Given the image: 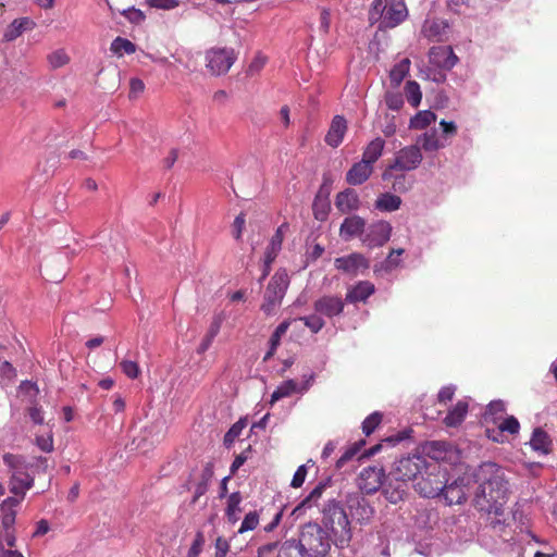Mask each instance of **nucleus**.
<instances>
[{
  "instance_id": "nucleus-1",
  "label": "nucleus",
  "mask_w": 557,
  "mask_h": 557,
  "mask_svg": "<svg viewBox=\"0 0 557 557\" xmlns=\"http://www.w3.org/2000/svg\"><path fill=\"white\" fill-rule=\"evenodd\" d=\"M479 483L474 503L479 510L495 515L502 513L506 500L508 483L503 469L494 462H484L475 470L466 469L455 480L444 483L442 494L448 505L466 500L472 483Z\"/></svg>"
},
{
  "instance_id": "nucleus-2",
  "label": "nucleus",
  "mask_w": 557,
  "mask_h": 557,
  "mask_svg": "<svg viewBox=\"0 0 557 557\" xmlns=\"http://www.w3.org/2000/svg\"><path fill=\"white\" fill-rule=\"evenodd\" d=\"M295 542L298 557H327L335 541L318 522H307L299 528Z\"/></svg>"
},
{
  "instance_id": "nucleus-3",
  "label": "nucleus",
  "mask_w": 557,
  "mask_h": 557,
  "mask_svg": "<svg viewBox=\"0 0 557 557\" xmlns=\"http://www.w3.org/2000/svg\"><path fill=\"white\" fill-rule=\"evenodd\" d=\"M333 537L335 545L344 547L351 540L350 521L345 509L334 499L329 500L322 510V524Z\"/></svg>"
},
{
  "instance_id": "nucleus-4",
  "label": "nucleus",
  "mask_w": 557,
  "mask_h": 557,
  "mask_svg": "<svg viewBox=\"0 0 557 557\" xmlns=\"http://www.w3.org/2000/svg\"><path fill=\"white\" fill-rule=\"evenodd\" d=\"M408 16L404 0H373L369 13L371 24L379 23L380 29L394 28Z\"/></svg>"
},
{
  "instance_id": "nucleus-5",
  "label": "nucleus",
  "mask_w": 557,
  "mask_h": 557,
  "mask_svg": "<svg viewBox=\"0 0 557 557\" xmlns=\"http://www.w3.org/2000/svg\"><path fill=\"white\" fill-rule=\"evenodd\" d=\"M3 462L12 470L9 490L14 495L13 497H18L22 502L26 492L33 487L34 480L26 472V466L21 456L4 454Z\"/></svg>"
},
{
  "instance_id": "nucleus-6",
  "label": "nucleus",
  "mask_w": 557,
  "mask_h": 557,
  "mask_svg": "<svg viewBox=\"0 0 557 557\" xmlns=\"http://www.w3.org/2000/svg\"><path fill=\"white\" fill-rule=\"evenodd\" d=\"M289 285V277L285 270H278L270 280L265 294L264 301L261 310L270 315L273 314L282 304L287 287Z\"/></svg>"
},
{
  "instance_id": "nucleus-7",
  "label": "nucleus",
  "mask_w": 557,
  "mask_h": 557,
  "mask_svg": "<svg viewBox=\"0 0 557 557\" xmlns=\"http://www.w3.org/2000/svg\"><path fill=\"white\" fill-rule=\"evenodd\" d=\"M423 156L418 145L404 147L397 151L394 161L384 170L382 180H391L393 171L408 172L416 170L421 164Z\"/></svg>"
},
{
  "instance_id": "nucleus-8",
  "label": "nucleus",
  "mask_w": 557,
  "mask_h": 557,
  "mask_svg": "<svg viewBox=\"0 0 557 557\" xmlns=\"http://www.w3.org/2000/svg\"><path fill=\"white\" fill-rule=\"evenodd\" d=\"M430 468L436 469L437 463L428 465L425 457L420 454H412L399 458L395 462L394 475L403 482L417 480Z\"/></svg>"
},
{
  "instance_id": "nucleus-9",
  "label": "nucleus",
  "mask_w": 557,
  "mask_h": 557,
  "mask_svg": "<svg viewBox=\"0 0 557 557\" xmlns=\"http://www.w3.org/2000/svg\"><path fill=\"white\" fill-rule=\"evenodd\" d=\"M442 132L437 128H431L423 133L419 138L418 143L425 151H436L445 148L448 145V138L457 134V125L454 122H447L442 120L440 122Z\"/></svg>"
},
{
  "instance_id": "nucleus-10",
  "label": "nucleus",
  "mask_w": 557,
  "mask_h": 557,
  "mask_svg": "<svg viewBox=\"0 0 557 557\" xmlns=\"http://www.w3.org/2000/svg\"><path fill=\"white\" fill-rule=\"evenodd\" d=\"M207 69L212 75L226 74L236 61V54L232 48H212L206 53Z\"/></svg>"
},
{
  "instance_id": "nucleus-11",
  "label": "nucleus",
  "mask_w": 557,
  "mask_h": 557,
  "mask_svg": "<svg viewBox=\"0 0 557 557\" xmlns=\"http://www.w3.org/2000/svg\"><path fill=\"white\" fill-rule=\"evenodd\" d=\"M438 468V466L436 469L430 468L424 471L426 476L422 474L421 479L417 481L414 488L420 495L432 498L442 494V490L444 488V475H441Z\"/></svg>"
},
{
  "instance_id": "nucleus-12",
  "label": "nucleus",
  "mask_w": 557,
  "mask_h": 557,
  "mask_svg": "<svg viewBox=\"0 0 557 557\" xmlns=\"http://www.w3.org/2000/svg\"><path fill=\"white\" fill-rule=\"evenodd\" d=\"M392 225L386 221L371 224L364 232L362 243L369 248L383 246L391 238Z\"/></svg>"
},
{
  "instance_id": "nucleus-13",
  "label": "nucleus",
  "mask_w": 557,
  "mask_h": 557,
  "mask_svg": "<svg viewBox=\"0 0 557 557\" xmlns=\"http://www.w3.org/2000/svg\"><path fill=\"white\" fill-rule=\"evenodd\" d=\"M385 472L381 467H367L361 470L358 486L366 494H373L383 486Z\"/></svg>"
},
{
  "instance_id": "nucleus-14",
  "label": "nucleus",
  "mask_w": 557,
  "mask_h": 557,
  "mask_svg": "<svg viewBox=\"0 0 557 557\" xmlns=\"http://www.w3.org/2000/svg\"><path fill=\"white\" fill-rule=\"evenodd\" d=\"M429 61L438 70L449 71L457 64L458 57L449 46H435L429 51Z\"/></svg>"
},
{
  "instance_id": "nucleus-15",
  "label": "nucleus",
  "mask_w": 557,
  "mask_h": 557,
  "mask_svg": "<svg viewBox=\"0 0 557 557\" xmlns=\"http://www.w3.org/2000/svg\"><path fill=\"white\" fill-rule=\"evenodd\" d=\"M334 265L344 273L356 276L357 274L369 269V260L361 253L354 252L348 256L336 258Z\"/></svg>"
},
{
  "instance_id": "nucleus-16",
  "label": "nucleus",
  "mask_w": 557,
  "mask_h": 557,
  "mask_svg": "<svg viewBox=\"0 0 557 557\" xmlns=\"http://www.w3.org/2000/svg\"><path fill=\"white\" fill-rule=\"evenodd\" d=\"M314 311L326 318L339 315L344 311L345 302L336 296H323L314 301Z\"/></svg>"
},
{
  "instance_id": "nucleus-17",
  "label": "nucleus",
  "mask_w": 557,
  "mask_h": 557,
  "mask_svg": "<svg viewBox=\"0 0 557 557\" xmlns=\"http://www.w3.org/2000/svg\"><path fill=\"white\" fill-rule=\"evenodd\" d=\"M449 25L445 20L426 18L421 34L431 41H443L447 38Z\"/></svg>"
},
{
  "instance_id": "nucleus-18",
  "label": "nucleus",
  "mask_w": 557,
  "mask_h": 557,
  "mask_svg": "<svg viewBox=\"0 0 557 557\" xmlns=\"http://www.w3.org/2000/svg\"><path fill=\"white\" fill-rule=\"evenodd\" d=\"M347 506L351 517L359 522L370 520L373 515V509L369 502L359 495L349 496Z\"/></svg>"
},
{
  "instance_id": "nucleus-19",
  "label": "nucleus",
  "mask_w": 557,
  "mask_h": 557,
  "mask_svg": "<svg viewBox=\"0 0 557 557\" xmlns=\"http://www.w3.org/2000/svg\"><path fill=\"white\" fill-rule=\"evenodd\" d=\"M258 557H298L295 542L286 541L282 545L276 543L267 544L259 548Z\"/></svg>"
},
{
  "instance_id": "nucleus-20",
  "label": "nucleus",
  "mask_w": 557,
  "mask_h": 557,
  "mask_svg": "<svg viewBox=\"0 0 557 557\" xmlns=\"http://www.w3.org/2000/svg\"><path fill=\"white\" fill-rule=\"evenodd\" d=\"M18 497H7L0 503V519L2 528L14 527L17 508L21 505Z\"/></svg>"
},
{
  "instance_id": "nucleus-21",
  "label": "nucleus",
  "mask_w": 557,
  "mask_h": 557,
  "mask_svg": "<svg viewBox=\"0 0 557 557\" xmlns=\"http://www.w3.org/2000/svg\"><path fill=\"white\" fill-rule=\"evenodd\" d=\"M35 27L36 23L29 17L15 18L5 28L3 39L5 41H13L23 33L33 30Z\"/></svg>"
},
{
  "instance_id": "nucleus-22",
  "label": "nucleus",
  "mask_w": 557,
  "mask_h": 557,
  "mask_svg": "<svg viewBox=\"0 0 557 557\" xmlns=\"http://www.w3.org/2000/svg\"><path fill=\"white\" fill-rule=\"evenodd\" d=\"M374 292L375 287L371 282L360 281L348 288L345 300L350 304L364 302Z\"/></svg>"
},
{
  "instance_id": "nucleus-23",
  "label": "nucleus",
  "mask_w": 557,
  "mask_h": 557,
  "mask_svg": "<svg viewBox=\"0 0 557 557\" xmlns=\"http://www.w3.org/2000/svg\"><path fill=\"white\" fill-rule=\"evenodd\" d=\"M372 172L373 166L361 159L349 169L346 181L350 185H361L371 176Z\"/></svg>"
},
{
  "instance_id": "nucleus-24",
  "label": "nucleus",
  "mask_w": 557,
  "mask_h": 557,
  "mask_svg": "<svg viewBox=\"0 0 557 557\" xmlns=\"http://www.w3.org/2000/svg\"><path fill=\"white\" fill-rule=\"evenodd\" d=\"M366 221L359 215H351L346 218L341 225V236L345 240H349L352 237L362 235L364 232Z\"/></svg>"
},
{
  "instance_id": "nucleus-25",
  "label": "nucleus",
  "mask_w": 557,
  "mask_h": 557,
  "mask_svg": "<svg viewBox=\"0 0 557 557\" xmlns=\"http://www.w3.org/2000/svg\"><path fill=\"white\" fill-rule=\"evenodd\" d=\"M346 129V120L343 116L336 115L333 119L329 132L325 136V143L331 147H338L343 141Z\"/></svg>"
},
{
  "instance_id": "nucleus-26",
  "label": "nucleus",
  "mask_w": 557,
  "mask_h": 557,
  "mask_svg": "<svg viewBox=\"0 0 557 557\" xmlns=\"http://www.w3.org/2000/svg\"><path fill=\"white\" fill-rule=\"evenodd\" d=\"M287 228H288V225L286 223H284L277 227L276 232L272 236V238L267 247V250L264 252L265 263L268 264V267L273 263V261L277 257L278 252L281 251L283 239H284V234L287 231Z\"/></svg>"
},
{
  "instance_id": "nucleus-27",
  "label": "nucleus",
  "mask_w": 557,
  "mask_h": 557,
  "mask_svg": "<svg viewBox=\"0 0 557 557\" xmlns=\"http://www.w3.org/2000/svg\"><path fill=\"white\" fill-rule=\"evenodd\" d=\"M360 201L354 189L347 188L337 194L335 206L342 213H349L359 208Z\"/></svg>"
},
{
  "instance_id": "nucleus-28",
  "label": "nucleus",
  "mask_w": 557,
  "mask_h": 557,
  "mask_svg": "<svg viewBox=\"0 0 557 557\" xmlns=\"http://www.w3.org/2000/svg\"><path fill=\"white\" fill-rule=\"evenodd\" d=\"M468 403L466 400H459L455 406H453L443 422L448 428H456L460 425L467 413H468Z\"/></svg>"
},
{
  "instance_id": "nucleus-29",
  "label": "nucleus",
  "mask_w": 557,
  "mask_h": 557,
  "mask_svg": "<svg viewBox=\"0 0 557 557\" xmlns=\"http://www.w3.org/2000/svg\"><path fill=\"white\" fill-rule=\"evenodd\" d=\"M325 488V484L324 483H319L310 493L307 497H305L294 509H293V512L292 515L295 516V517H300L301 515H304V512L315 506L318 500L321 498L322 494H323V491Z\"/></svg>"
},
{
  "instance_id": "nucleus-30",
  "label": "nucleus",
  "mask_w": 557,
  "mask_h": 557,
  "mask_svg": "<svg viewBox=\"0 0 557 557\" xmlns=\"http://www.w3.org/2000/svg\"><path fill=\"white\" fill-rule=\"evenodd\" d=\"M310 382L308 381L304 386L298 387L297 383L294 380H287L283 382L271 395V405L276 403L277 400L290 396L293 393L299 392L304 393L308 389Z\"/></svg>"
},
{
  "instance_id": "nucleus-31",
  "label": "nucleus",
  "mask_w": 557,
  "mask_h": 557,
  "mask_svg": "<svg viewBox=\"0 0 557 557\" xmlns=\"http://www.w3.org/2000/svg\"><path fill=\"white\" fill-rule=\"evenodd\" d=\"M384 146L385 141L381 137L374 138L364 148L362 160L373 166V164L381 158Z\"/></svg>"
},
{
  "instance_id": "nucleus-32",
  "label": "nucleus",
  "mask_w": 557,
  "mask_h": 557,
  "mask_svg": "<svg viewBox=\"0 0 557 557\" xmlns=\"http://www.w3.org/2000/svg\"><path fill=\"white\" fill-rule=\"evenodd\" d=\"M401 199L391 193L381 194L374 203L376 210L381 212H394L400 208Z\"/></svg>"
},
{
  "instance_id": "nucleus-33",
  "label": "nucleus",
  "mask_w": 557,
  "mask_h": 557,
  "mask_svg": "<svg viewBox=\"0 0 557 557\" xmlns=\"http://www.w3.org/2000/svg\"><path fill=\"white\" fill-rule=\"evenodd\" d=\"M383 493L389 503L397 504L404 498L406 494V482H403L397 476H395V483L389 482L387 485H385L383 487Z\"/></svg>"
},
{
  "instance_id": "nucleus-34",
  "label": "nucleus",
  "mask_w": 557,
  "mask_h": 557,
  "mask_svg": "<svg viewBox=\"0 0 557 557\" xmlns=\"http://www.w3.org/2000/svg\"><path fill=\"white\" fill-rule=\"evenodd\" d=\"M243 497L239 492H234L227 497L225 516L231 523H236L239 520V513L242 511L240 504Z\"/></svg>"
},
{
  "instance_id": "nucleus-35",
  "label": "nucleus",
  "mask_w": 557,
  "mask_h": 557,
  "mask_svg": "<svg viewBox=\"0 0 557 557\" xmlns=\"http://www.w3.org/2000/svg\"><path fill=\"white\" fill-rule=\"evenodd\" d=\"M530 445L534 450L546 455L550 450L552 441L546 432L541 429H535Z\"/></svg>"
},
{
  "instance_id": "nucleus-36",
  "label": "nucleus",
  "mask_w": 557,
  "mask_h": 557,
  "mask_svg": "<svg viewBox=\"0 0 557 557\" xmlns=\"http://www.w3.org/2000/svg\"><path fill=\"white\" fill-rule=\"evenodd\" d=\"M410 64V60L408 58H405L392 67L389 72V78L394 86L400 85V83L409 73Z\"/></svg>"
},
{
  "instance_id": "nucleus-37",
  "label": "nucleus",
  "mask_w": 557,
  "mask_h": 557,
  "mask_svg": "<svg viewBox=\"0 0 557 557\" xmlns=\"http://www.w3.org/2000/svg\"><path fill=\"white\" fill-rule=\"evenodd\" d=\"M435 120L436 115L432 111H420L410 120V127L413 129H423L435 122Z\"/></svg>"
},
{
  "instance_id": "nucleus-38",
  "label": "nucleus",
  "mask_w": 557,
  "mask_h": 557,
  "mask_svg": "<svg viewBox=\"0 0 557 557\" xmlns=\"http://www.w3.org/2000/svg\"><path fill=\"white\" fill-rule=\"evenodd\" d=\"M448 447L449 444L446 442L434 441L424 446V451L430 458L434 460H442L446 457Z\"/></svg>"
},
{
  "instance_id": "nucleus-39",
  "label": "nucleus",
  "mask_w": 557,
  "mask_h": 557,
  "mask_svg": "<svg viewBox=\"0 0 557 557\" xmlns=\"http://www.w3.org/2000/svg\"><path fill=\"white\" fill-rule=\"evenodd\" d=\"M110 50L119 55L122 57L124 53L132 54L136 51V46L128 39L123 37H116L110 47Z\"/></svg>"
},
{
  "instance_id": "nucleus-40",
  "label": "nucleus",
  "mask_w": 557,
  "mask_h": 557,
  "mask_svg": "<svg viewBox=\"0 0 557 557\" xmlns=\"http://www.w3.org/2000/svg\"><path fill=\"white\" fill-rule=\"evenodd\" d=\"M405 92L407 101L413 107L417 108L421 103L422 92L420 90V86L414 81L407 82L405 86Z\"/></svg>"
},
{
  "instance_id": "nucleus-41",
  "label": "nucleus",
  "mask_w": 557,
  "mask_h": 557,
  "mask_svg": "<svg viewBox=\"0 0 557 557\" xmlns=\"http://www.w3.org/2000/svg\"><path fill=\"white\" fill-rule=\"evenodd\" d=\"M506 410L505 403L502 400H493L488 404L484 419L486 422L492 421L497 423V416L503 414Z\"/></svg>"
},
{
  "instance_id": "nucleus-42",
  "label": "nucleus",
  "mask_w": 557,
  "mask_h": 557,
  "mask_svg": "<svg viewBox=\"0 0 557 557\" xmlns=\"http://www.w3.org/2000/svg\"><path fill=\"white\" fill-rule=\"evenodd\" d=\"M300 321L312 332L319 333L325 325V322L320 313H313L299 318Z\"/></svg>"
},
{
  "instance_id": "nucleus-43",
  "label": "nucleus",
  "mask_w": 557,
  "mask_h": 557,
  "mask_svg": "<svg viewBox=\"0 0 557 557\" xmlns=\"http://www.w3.org/2000/svg\"><path fill=\"white\" fill-rule=\"evenodd\" d=\"M260 521V515L257 510L249 511L244 517L242 524L238 529V533H245L255 530Z\"/></svg>"
},
{
  "instance_id": "nucleus-44",
  "label": "nucleus",
  "mask_w": 557,
  "mask_h": 557,
  "mask_svg": "<svg viewBox=\"0 0 557 557\" xmlns=\"http://www.w3.org/2000/svg\"><path fill=\"white\" fill-rule=\"evenodd\" d=\"M387 182H391V188L397 193H405L410 188V183L404 172L395 173V171H393V176Z\"/></svg>"
},
{
  "instance_id": "nucleus-45",
  "label": "nucleus",
  "mask_w": 557,
  "mask_h": 557,
  "mask_svg": "<svg viewBox=\"0 0 557 557\" xmlns=\"http://www.w3.org/2000/svg\"><path fill=\"white\" fill-rule=\"evenodd\" d=\"M364 445V442L363 441H360L358 443H355L352 444L351 446H349L345 451L344 454L341 456V458L336 461V467L338 469H341L342 467H344V465L349 461L350 459H352L360 450V447Z\"/></svg>"
},
{
  "instance_id": "nucleus-46",
  "label": "nucleus",
  "mask_w": 557,
  "mask_h": 557,
  "mask_svg": "<svg viewBox=\"0 0 557 557\" xmlns=\"http://www.w3.org/2000/svg\"><path fill=\"white\" fill-rule=\"evenodd\" d=\"M382 421V414L380 412H373L368 416L362 422V431L366 435H370L374 432L377 425Z\"/></svg>"
},
{
  "instance_id": "nucleus-47",
  "label": "nucleus",
  "mask_w": 557,
  "mask_h": 557,
  "mask_svg": "<svg viewBox=\"0 0 557 557\" xmlns=\"http://www.w3.org/2000/svg\"><path fill=\"white\" fill-rule=\"evenodd\" d=\"M404 251L405 250L403 248L393 249L384 262L385 270L392 271V270L396 269L397 267H399L400 262H401L400 256L404 253Z\"/></svg>"
},
{
  "instance_id": "nucleus-48",
  "label": "nucleus",
  "mask_w": 557,
  "mask_h": 557,
  "mask_svg": "<svg viewBox=\"0 0 557 557\" xmlns=\"http://www.w3.org/2000/svg\"><path fill=\"white\" fill-rule=\"evenodd\" d=\"M498 425L504 432H508L512 435L517 434L520 430V423L513 416L506 417L498 423Z\"/></svg>"
},
{
  "instance_id": "nucleus-49",
  "label": "nucleus",
  "mask_w": 557,
  "mask_h": 557,
  "mask_svg": "<svg viewBox=\"0 0 557 557\" xmlns=\"http://www.w3.org/2000/svg\"><path fill=\"white\" fill-rule=\"evenodd\" d=\"M2 529H3V531L0 535V543L2 542L3 547L13 549V547L16 544V535H15L14 527L2 528Z\"/></svg>"
},
{
  "instance_id": "nucleus-50",
  "label": "nucleus",
  "mask_w": 557,
  "mask_h": 557,
  "mask_svg": "<svg viewBox=\"0 0 557 557\" xmlns=\"http://www.w3.org/2000/svg\"><path fill=\"white\" fill-rule=\"evenodd\" d=\"M289 325L290 321L288 320L283 321L281 324H278L273 334L271 335L269 344H272L273 347H278L281 338L287 332Z\"/></svg>"
},
{
  "instance_id": "nucleus-51",
  "label": "nucleus",
  "mask_w": 557,
  "mask_h": 557,
  "mask_svg": "<svg viewBox=\"0 0 557 557\" xmlns=\"http://www.w3.org/2000/svg\"><path fill=\"white\" fill-rule=\"evenodd\" d=\"M48 60L52 67L58 69L69 62V57L64 50H57L49 54Z\"/></svg>"
},
{
  "instance_id": "nucleus-52",
  "label": "nucleus",
  "mask_w": 557,
  "mask_h": 557,
  "mask_svg": "<svg viewBox=\"0 0 557 557\" xmlns=\"http://www.w3.org/2000/svg\"><path fill=\"white\" fill-rule=\"evenodd\" d=\"M120 367L123 373L129 379H136L140 373L137 362L132 360L121 361Z\"/></svg>"
},
{
  "instance_id": "nucleus-53",
  "label": "nucleus",
  "mask_w": 557,
  "mask_h": 557,
  "mask_svg": "<svg viewBox=\"0 0 557 557\" xmlns=\"http://www.w3.org/2000/svg\"><path fill=\"white\" fill-rule=\"evenodd\" d=\"M205 545V536L201 532H198L193 541L190 548L188 549L186 557H198L202 552Z\"/></svg>"
},
{
  "instance_id": "nucleus-54",
  "label": "nucleus",
  "mask_w": 557,
  "mask_h": 557,
  "mask_svg": "<svg viewBox=\"0 0 557 557\" xmlns=\"http://www.w3.org/2000/svg\"><path fill=\"white\" fill-rule=\"evenodd\" d=\"M147 3L149 7L160 10H172L180 5L178 0H147Z\"/></svg>"
},
{
  "instance_id": "nucleus-55",
  "label": "nucleus",
  "mask_w": 557,
  "mask_h": 557,
  "mask_svg": "<svg viewBox=\"0 0 557 557\" xmlns=\"http://www.w3.org/2000/svg\"><path fill=\"white\" fill-rule=\"evenodd\" d=\"M306 476H307V466L301 465L298 467V469L294 473V476L290 482V486L294 488L300 487L304 484Z\"/></svg>"
},
{
  "instance_id": "nucleus-56",
  "label": "nucleus",
  "mask_w": 557,
  "mask_h": 557,
  "mask_svg": "<svg viewBox=\"0 0 557 557\" xmlns=\"http://www.w3.org/2000/svg\"><path fill=\"white\" fill-rule=\"evenodd\" d=\"M145 90V84L139 78H132L129 82V98L135 99Z\"/></svg>"
},
{
  "instance_id": "nucleus-57",
  "label": "nucleus",
  "mask_w": 557,
  "mask_h": 557,
  "mask_svg": "<svg viewBox=\"0 0 557 557\" xmlns=\"http://www.w3.org/2000/svg\"><path fill=\"white\" fill-rule=\"evenodd\" d=\"M245 214L240 213L238 214L234 222H233V236L236 240H239L242 238L243 231L245 228Z\"/></svg>"
},
{
  "instance_id": "nucleus-58",
  "label": "nucleus",
  "mask_w": 557,
  "mask_h": 557,
  "mask_svg": "<svg viewBox=\"0 0 557 557\" xmlns=\"http://www.w3.org/2000/svg\"><path fill=\"white\" fill-rule=\"evenodd\" d=\"M455 391H456V388L454 385H448V386L442 387L437 394L438 403L445 405L448 401H450L455 395Z\"/></svg>"
},
{
  "instance_id": "nucleus-59",
  "label": "nucleus",
  "mask_w": 557,
  "mask_h": 557,
  "mask_svg": "<svg viewBox=\"0 0 557 557\" xmlns=\"http://www.w3.org/2000/svg\"><path fill=\"white\" fill-rule=\"evenodd\" d=\"M230 549L228 541L224 537H218L215 541V554L214 557H225Z\"/></svg>"
},
{
  "instance_id": "nucleus-60",
  "label": "nucleus",
  "mask_w": 557,
  "mask_h": 557,
  "mask_svg": "<svg viewBox=\"0 0 557 557\" xmlns=\"http://www.w3.org/2000/svg\"><path fill=\"white\" fill-rule=\"evenodd\" d=\"M504 431L502 428L497 424V428L495 429H486V435L488 438H491L493 442L496 443H504L506 441V436L504 435Z\"/></svg>"
},
{
  "instance_id": "nucleus-61",
  "label": "nucleus",
  "mask_w": 557,
  "mask_h": 557,
  "mask_svg": "<svg viewBox=\"0 0 557 557\" xmlns=\"http://www.w3.org/2000/svg\"><path fill=\"white\" fill-rule=\"evenodd\" d=\"M386 104L389 109L396 111L403 107L404 100L400 95L389 94L386 96Z\"/></svg>"
},
{
  "instance_id": "nucleus-62",
  "label": "nucleus",
  "mask_w": 557,
  "mask_h": 557,
  "mask_svg": "<svg viewBox=\"0 0 557 557\" xmlns=\"http://www.w3.org/2000/svg\"><path fill=\"white\" fill-rule=\"evenodd\" d=\"M313 213L317 220L323 221L327 215V207L325 203L315 200L313 203Z\"/></svg>"
},
{
  "instance_id": "nucleus-63",
  "label": "nucleus",
  "mask_w": 557,
  "mask_h": 557,
  "mask_svg": "<svg viewBox=\"0 0 557 557\" xmlns=\"http://www.w3.org/2000/svg\"><path fill=\"white\" fill-rule=\"evenodd\" d=\"M37 445L39 446V448L42 450V451H51L53 449V441H52V436L48 435V436H38L37 437Z\"/></svg>"
},
{
  "instance_id": "nucleus-64",
  "label": "nucleus",
  "mask_w": 557,
  "mask_h": 557,
  "mask_svg": "<svg viewBox=\"0 0 557 557\" xmlns=\"http://www.w3.org/2000/svg\"><path fill=\"white\" fill-rule=\"evenodd\" d=\"M221 325H222V317L215 315L210 324L207 335L214 339L215 336L218 335V333L220 332Z\"/></svg>"
}]
</instances>
